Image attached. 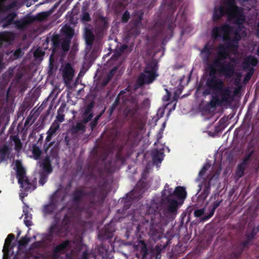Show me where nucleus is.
<instances>
[{"mask_svg":"<svg viewBox=\"0 0 259 259\" xmlns=\"http://www.w3.org/2000/svg\"><path fill=\"white\" fill-rule=\"evenodd\" d=\"M214 199L215 200L211 205L208 207L209 213L208 214L205 215L202 217L200 219L201 222H205L210 219L214 214L215 209L223 202L222 198H219V195L218 194H214L213 195Z\"/></svg>","mask_w":259,"mask_h":259,"instance_id":"obj_13","label":"nucleus"},{"mask_svg":"<svg viewBox=\"0 0 259 259\" xmlns=\"http://www.w3.org/2000/svg\"><path fill=\"white\" fill-rule=\"evenodd\" d=\"M139 108V107L127 105L123 110V113L126 117H134Z\"/></svg>","mask_w":259,"mask_h":259,"instance_id":"obj_27","label":"nucleus"},{"mask_svg":"<svg viewBox=\"0 0 259 259\" xmlns=\"http://www.w3.org/2000/svg\"><path fill=\"white\" fill-rule=\"evenodd\" d=\"M245 168V166L243 164L240 163L237 165L236 174L238 178H240L244 175Z\"/></svg>","mask_w":259,"mask_h":259,"instance_id":"obj_42","label":"nucleus"},{"mask_svg":"<svg viewBox=\"0 0 259 259\" xmlns=\"http://www.w3.org/2000/svg\"><path fill=\"white\" fill-rule=\"evenodd\" d=\"M205 212V208L196 209L194 212V217L200 218L202 217Z\"/></svg>","mask_w":259,"mask_h":259,"instance_id":"obj_54","label":"nucleus"},{"mask_svg":"<svg viewBox=\"0 0 259 259\" xmlns=\"http://www.w3.org/2000/svg\"><path fill=\"white\" fill-rule=\"evenodd\" d=\"M107 192L103 185H98L92 188L90 191L83 189L75 188L70 194V201L76 208L79 207L84 197L90 198L91 204L101 205L107 197Z\"/></svg>","mask_w":259,"mask_h":259,"instance_id":"obj_2","label":"nucleus"},{"mask_svg":"<svg viewBox=\"0 0 259 259\" xmlns=\"http://www.w3.org/2000/svg\"><path fill=\"white\" fill-rule=\"evenodd\" d=\"M202 95L204 97L211 95L208 105L211 108L230 104L234 99L229 87H226L224 81L218 77L205 81Z\"/></svg>","mask_w":259,"mask_h":259,"instance_id":"obj_1","label":"nucleus"},{"mask_svg":"<svg viewBox=\"0 0 259 259\" xmlns=\"http://www.w3.org/2000/svg\"><path fill=\"white\" fill-rule=\"evenodd\" d=\"M31 16L26 15L20 20H16L14 22L15 27L20 30H25L28 26L32 24Z\"/></svg>","mask_w":259,"mask_h":259,"instance_id":"obj_18","label":"nucleus"},{"mask_svg":"<svg viewBox=\"0 0 259 259\" xmlns=\"http://www.w3.org/2000/svg\"><path fill=\"white\" fill-rule=\"evenodd\" d=\"M24 223L26 226L28 227L32 225V222L29 219L28 213L27 212H25Z\"/></svg>","mask_w":259,"mask_h":259,"instance_id":"obj_61","label":"nucleus"},{"mask_svg":"<svg viewBox=\"0 0 259 259\" xmlns=\"http://www.w3.org/2000/svg\"><path fill=\"white\" fill-rule=\"evenodd\" d=\"M71 218L67 214H65L62 222L60 226L57 223L52 224L49 229V236L53 237L57 236L60 237L66 236L69 232V226Z\"/></svg>","mask_w":259,"mask_h":259,"instance_id":"obj_6","label":"nucleus"},{"mask_svg":"<svg viewBox=\"0 0 259 259\" xmlns=\"http://www.w3.org/2000/svg\"><path fill=\"white\" fill-rule=\"evenodd\" d=\"M118 69L117 67L115 66L107 74L106 77L109 78V79H111L113 77L114 74H115L116 72L117 71Z\"/></svg>","mask_w":259,"mask_h":259,"instance_id":"obj_60","label":"nucleus"},{"mask_svg":"<svg viewBox=\"0 0 259 259\" xmlns=\"http://www.w3.org/2000/svg\"><path fill=\"white\" fill-rule=\"evenodd\" d=\"M157 64L152 61L146 65L144 72L141 73L138 77L137 82L139 87L152 83L158 76L156 73Z\"/></svg>","mask_w":259,"mask_h":259,"instance_id":"obj_5","label":"nucleus"},{"mask_svg":"<svg viewBox=\"0 0 259 259\" xmlns=\"http://www.w3.org/2000/svg\"><path fill=\"white\" fill-rule=\"evenodd\" d=\"M64 120V115L59 113L56 117V119L54 121H57L58 124L62 122Z\"/></svg>","mask_w":259,"mask_h":259,"instance_id":"obj_63","label":"nucleus"},{"mask_svg":"<svg viewBox=\"0 0 259 259\" xmlns=\"http://www.w3.org/2000/svg\"><path fill=\"white\" fill-rule=\"evenodd\" d=\"M70 244V241H69V240H66L62 243L57 245L54 248V249H55L56 251H58L59 253H61L67 249V248L69 246Z\"/></svg>","mask_w":259,"mask_h":259,"instance_id":"obj_33","label":"nucleus"},{"mask_svg":"<svg viewBox=\"0 0 259 259\" xmlns=\"http://www.w3.org/2000/svg\"><path fill=\"white\" fill-rule=\"evenodd\" d=\"M41 166L42 170L45 172L51 174L53 171V167L51 165V160L49 156H47L42 161Z\"/></svg>","mask_w":259,"mask_h":259,"instance_id":"obj_28","label":"nucleus"},{"mask_svg":"<svg viewBox=\"0 0 259 259\" xmlns=\"http://www.w3.org/2000/svg\"><path fill=\"white\" fill-rule=\"evenodd\" d=\"M232 30V27L225 23L222 26L213 27L212 29V36L214 39H217L221 37L222 34L230 33Z\"/></svg>","mask_w":259,"mask_h":259,"instance_id":"obj_15","label":"nucleus"},{"mask_svg":"<svg viewBox=\"0 0 259 259\" xmlns=\"http://www.w3.org/2000/svg\"><path fill=\"white\" fill-rule=\"evenodd\" d=\"M49 16V13L47 12H42L38 13L36 16H31L32 23L35 21H42L47 19Z\"/></svg>","mask_w":259,"mask_h":259,"instance_id":"obj_32","label":"nucleus"},{"mask_svg":"<svg viewBox=\"0 0 259 259\" xmlns=\"http://www.w3.org/2000/svg\"><path fill=\"white\" fill-rule=\"evenodd\" d=\"M12 139L15 143V150L17 152H19L22 147V144L17 136H13L11 137Z\"/></svg>","mask_w":259,"mask_h":259,"instance_id":"obj_37","label":"nucleus"},{"mask_svg":"<svg viewBox=\"0 0 259 259\" xmlns=\"http://www.w3.org/2000/svg\"><path fill=\"white\" fill-rule=\"evenodd\" d=\"M234 49L232 44L225 42V44H220L217 47V56L225 59L229 58V50Z\"/></svg>","mask_w":259,"mask_h":259,"instance_id":"obj_17","label":"nucleus"},{"mask_svg":"<svg viewBox=\"0 0 259 259\" xmlns=\"http://www.w3.org/2000/svg\"><path fill=\"white\" fill-rule=\"evenodd\" d=\"M164 153L159 150L155 149L152 152L151 156L153 162L154 164L160 163L163 157Z\"/></svg>","mask_w":259,"mask_h":259,"instance_id":"obj_29","label":"nucleus"},{"mask_svg":"<svg viewBox=\"0 0 259 259\" xmlns=\"http://www.w3.org/2000/svg\"><path fill=\"white\" fill-rule=\"evenodd\" d=\"M253 153V151L252 150L249 154L245 155L243 158L242 163H241V164H243L245 166L248 163L249 160L250 159Z\"/></svg>","mask_w":259,"mask_h":259,"instance_id":"obj_52","label":"nucleus"},{"mask_svg":"<svg viewBox=\"0 0 259 259\" xmlns=\"http://www.w3.org/2000/svg\"><path fill=\"white\" fill-rule=\"evenodd\" d=\"M187 21V16L184 11H183L181 15V20L179 22V25L180 27L183 28Z\"/></svg>","mask_w":259,"mask_h":259,"instance_id":"obj_48","label":"nucleus"},{"mask_svg":"<svg viewBox=\"0 0 259 259\" xmlns=\"http://www.w3.org/2000/svg\"><path fill=\"white\" fill-rule=\"evenodd\" d=\"M201 53V54H211V47L209 46L208 44H205L203 48L202 49Z\"/></svg>","mask_w":259,"mask_h":259,"instance_id":"obj_53","label":"nucleus"},{"mask_svg":"<svg viewBox=\"0 0 259 259\" xmlns=\"http://www.w3.org/2000/svg\"><path fill=\"white\" fill-rule=\"evenodd\" d=\"M210 166V164H209L208 163H205L204 165L202 167V168L199 171L198 176L200 178L202 177L205 174L207 170L209 168Z\"/></svg>","mask_w":259,"mask_h":259,"instance_id":"obj_47","label":"nucleus"},{"mask_svg":"<svg viewBox=\"0 0 259 259\" xmlns=\"http://www.w3.org/2000/svg\"><path fill=\"white\" fill-rule=\"evenodd\" d=\"M226 59L217 56L210 64H208L207 70L209 75L206 78L205 81H208L211 78L217 77V73L224 75L226 78L231 77L235 72V66L232 62L226 63Z\"/></svg>","mask_w":259,"mask_h":259,"instance_id":"obj_4","label":"nucleus"},{"mask_svg":"<svg viewBox=\"0 0 259 259\" xmlns=\"http://www.w3.org/2000/svg\"><path fill=\"white\" fill-rule=\"evenodd\" d=\"M175 27L174 22L171 20H168L166 28V23H162L161 21L155 22L154 28L157 31V35L163 36L164 38H170L173 36L174 29Z\"/></svg>","mask_w":259,"mask_h":259,"instance_id":"obj_7","label":"nucleus"},{"mask_svg":"<svg viewBox=\"0 0 259 259\" xmlns=\"http://www.w3.org/2000/svg\"><path fill=\"white\" fill-rule=\"evenodd\" d=\"M74 76V70L69 63H67L63 71V76L65 79L71 80Z\"/></svg>","mask_w":259,"mask_h":259,"instance_id":"obj_26","label":"nucleus"},{"mask_svg":"<svg viewBox=\"0 0 259 259\" xmlns=\"http://www.w3.org/2000/svg\"><path fill=\"white\" fill-rule=\"evenodd\" d=\"M35 183H36V179H35ZM18 183L20 185V187L23 188L26 192L34 190L36 187V184L34 185L32 184L27 177Z\"/></svg>","mask_w":259,"mask_h":259,"instance_id":"obj_19","label":"nucleus"},{"mask_svg":"<svg viewBox=\"0 0 259 259\" xmlns=\"http://www.w3.org/2000/svg\"><path fill=\"white\" fill-rule=\"evenodd\" d=\"M39 174V184L43 186L47 181L48 176L50 174L45 172V171H40Z\"/></svg>","mask_w":259,"mask_h":259,"instance_id":"obj_41","label":"nucleus"},{"mask_svg":"<svg viewBox=\"0 0 259 259\" xmlns=\"http://www.w3.org/2000/svg\"><path fill=\"white\" fill-rule=\"evenodd\" d=\"M230 33H223V39L225 42H231L232 38L229 35Z\"/></svg>","mask_w":259,"mask_h":259,"instance_id":"obj_62","label":"nucleus"},{"mask_svg":"<svg viewBox=\"0 0 259 259\" xmlns=\"http://www.w3.org/2000/svg\"><path fill=\"white\" fill-rule=\"evenodd\" d=\"M120 100V98H119V97H116L115 101L109 108L108 112L110 115H111L113 114L117 106L119 104Z\"/></svg>","mask_w":259,"mask_h":259,"instance_id":"obj_40","label":"nucleus"},{"mask_svg":"<svg viewBox=\"0 0 259 259\" xmlns=\"http://www.w3.org/2000/svg\"><path fill=\"white\" fill-rule=\"evenodd\" d=\"M9 150V148L7 145H4L2 148H0V162L5 160Z\"/></svg>","mask_w":259,"mask_h":259,"instance_id":"obj_39","label":"nucleus"},{"mask_svg":"<svg viewBox=\"0 0 259 259\" xmlns=\"http://www.w3.org/2000/svg\"><path fill=\"white\" fill-rule=\"evenodd\" d=\"M130 19V12L127 10H126L124 12L123 14L122 15V16L121 18L122 22L123 23H126Z\"/></svg>","mask_w":259,"mask_h":259,"instance_id":"obj_55","label":"nucleus"},{"mask_svg":"<svg viewBox=\"0 0 259 259\" xmlns=\"http://www.w3.org/2000/svg\"><path fill=\"white\" fill-rule=\"evenodd\" d=\"M16 166L17 168V178H18V182H20L22 179L26 177L25 176V170L23 167L21 161L18 160L16 161Z\"/></svg>","mask_w":259,"mask_h":259,"instance_id":"obj_24","label":"nucleus"},{"mask_svg":"<svg viewBox=\"0 0 259 259\" xmlns=\"http://www.w3.org/2000/svg\"><path fill=\"white\" fill-rule=\"evenodd\" d=\"M32 152L33 158L35 160H38L40 159L42 154V151L35 144L32 146Z\"/></svg>","mask_w":259,"mask_h":259,"instance_id":"obj_36","label":"nucleus"},{"mask_svg":"<svg viewBox=\"0 0 259 259\" xmlns=\"http://www.w3.org/2000/svg\"><path fill=\"white\" fill-rule=\"evenodd\" d=\"M224 4L226 11L223 6L215 7L214 9L212 19L217 22L226 14L229 19L234 20V23L240 26L245 22L246 18L243 9L236 5V0H225Z\"/></svg>","mask_w":259,"mask_h":259,"instance_id":"obj_3","label":"nucleus"},{"mask_svg":"<svg viewBox=\"0 0 259 259\" xmlns=\"http://www.w3.org/2000/svg\"><path fill=\"white\" fill-rule=\"evenodd\" d=\"M202 54V61L204 63L206 64L208 66V64H210L209 63V59L211 54Z\"/></svg>","mask_w":259,"mask_h":259,"instance_id":"obj_57","label":"nucleus"},{"mask_svg":"<svg viewBox=\"0 0 259 259\" xmlns=\"http://www.w3.org/2000/svg\"><path fill=\"white\" fill-rule=\"evenodd\" d=\"M84 38L87 46L91 49L95 38V35L91 29H85Z\"/></svg>","mask_w":259,"mask_h":259,"instance_id":"obj_25","label":"nucleus"},{"mask_svg":"<svg viewBox=\"0 0 259 259\" xmlns=\"http://www.w3.org/2000/svg\"><path fill=\"white\" fill-rule=\"evenodd\" d=\"M17 16V13L15 12H12L7 15L2 20V27L4 28L9 27L12 24H14L15 18Z\"/></svg>","mask_w":259,"mask_h":259,"instance_id":"obj_23","label":"nucleus"},{"mask_svg":"<svg viewBox=\"0 0 259 259\" xmlns=\"http://www.w3.org/2000/svg\"><path fill=\"white\" fill-rule=\"evenodd\" d=\"M30 239L26 236L22 237L18 241L19 246H25L29 241Z\"/></svg>","mask_w":259,"mask_h":259,"instance_id":"obj_51","label":"nucleus"},{"mask_svg":"<svg viewBox=\"0 0 259 259\" xmlns=\"http://www.w3.org/2000/svg\"><path fill=\"white\" fill-rule=\"evenodd\" d=\"M57 207V203L52 200L51 202L46 205H45L42 208V212L44 215L51 214L54 212Z\"/></svg>","mask_w":259,"mask_h":259,"instance_id":"obj_20","label":"nucleus"},{"mask_svg":"<svg viewBox=\"0 0 259 259\" xmlns=\"http://www.w3.org/2000/svg\"><path fill=\"white\" fill-rule=\"evenodd\" d=\"M103 112L102 113H101L100 114L97 115L95 118L94 119V120L93 121H92L90 123V126L91 128V130L93 131L94 130V129L96 127V126H97V124H98V120H99L100 118L101 117L102 114H103Z\"/></svg>","mask_w":259,"mask_h":259,"instance_id":"obj_45","label":"nucleus"},{"mask_svg":"<svg viewBox=\"0 0 259 259\" xmlns=\"http://www.w3.org/2000/svg\"><path fill=\"white\" fill-rule=\"evenodd\" d=\"M91 20V18L90 14L88 12H84L82 14L81 17V21L84 22H90Z\"/></svg>","mask_w":259,"mask_h":259,"instance_id":"obj_58","label":"nucleus"},{"mask_svg":"<svg viewBox=\"0 0 259 259\" xmlns=\"http://www.w3.org/2000/svg\"><path fill=\"white\" fill-rule=\"evenodd\" d=\"M98 253L103 258H109V251L103 244L98 247Z\"/></svg>","mask_w":259,"mask_h":259,"instance_id":"obj_31","label":"nucleus"},{"mask_svg":"<svg viewBox=\"0 0 259 259\" xmlns=\"http://www.w3.org/2000/svg\"><path fill=\"white\" fill-rule=\"evenodd\" d=\"M15 239V235L13 234H9L5 239L4 245L3 249V252L8 253L10 250L11 244Z\"/></svg>","mask_w":259,"mask_h":259,"instance_id":"obj_30","label":"nucleus"},{"mask_svg":"<svg viewBox=\"0 0 259 259\" xmlns=\"http://www.w3.org/2000/svg\"><path fill=\"white\" fill-rule=\"evenodd\" d=\"M163 203L166 205L164 209V212L169 214H173L177 212L178 202L177 200L171 197V189L168 190V195L162 198Z\"/></svg>","mask_w":259,"mask_h":259,"instance_id":"obj_8","label":"nucleus"},{"mask_svg":"<svg viewBox=\"0 0 259 259\" xmlns=\"http://www.w3.org/2000/svg\"><path fill=\"white\" fill-rule=\"evenodd\" d=\"M249 244H252V242L246 239V240L241 242L239 249H242L243 251L244 249L248 248V246Z\"/></svg>","mask_w":259,"mask_h":259,"instance_id":"obj_49","label":"nucleus"},{"mask_svg":"<svg viewBox=\"0 0 259 259\" xmlns=\"http://www.w3.org/2000/svg\"><path fill=\"white\" fill-rule=\"evenodd\" d=\"M141 197L142 194L140 192H137V188H135L127 194L126 200L125 201L122 208L121 209H118L117 212L124 214V211L128 209L132 205V200L140 199Z\"/></svg>","mask_w":259,"mask_h":259,"instance_id":"obj_11","label":"nucleus"},{"mask_svg":"<svg viewBox=\"0 0 259 259\" xmlns=\"http://www.w3.org/2000/svg\"><path fill=\"white\" fill-rule=\"evenodd\" d=\"M70 40L68 39H63L61 42V49L64 52H67L70 48Z\"/></svg>","mask_w":259,"mask_h":259,"instance_id":"obj_43","label":"nucleus"},{"mask_svg":"<svg viewBox=\"0 0 259 259\" xmlns=\"http://www.w3.org/2000/svg\"><path fill=\"white\" fill-rule=\"evenodd\" d=\"M258 60L254 56L249 55L244 59L243 62V66L244 69H247L249 70L247 75L249 79L251 77L253 73V69L252 68L249 69L250 65L255 67L256 66Z\"/></svg>","mask_w":259,"mask_h":259,"instance_id":"obj_16","label":"nucleus"},{"mask_svg":"<svg viewBox=\"0 0 259 259\" xmlns=\"http://www.w3.org/2000/svg\"><path fill=\"white\" fill-rule=\"evenodd\" d=\"M175 196L179 199H184L186 197V191L185 188L181 186H177L175 191L171 189V197L174 198Z\"/></svg>","mask_w":259,"mask_h":259,"instance_id":"obj_22","label":"nucleus"},{"mask_svg":"<svg viewBox=\"0 0 259 259\" xmlns=\"http://www.w3.org/2000/svg\"><path fill=\"white\" fill-rule=\"evenodd\" d=\"M114 228L110 224L105 225V227L101 230L98 235V239L101 241H104L111 239L113 237Z\"/></svg>","mask_w":259,"mask_h":259,"instance_id":"obj_14","label":"nucleus"},{"mask_svg":"<svg viewBox=\"0 0 259 259\" xmlns=\"http://www.w3.org/2000/svg\"><path fill=\"white\" fill-rule=\"evenodd\" d=\"M116 159L117 161H120L121 163H124L126 158L122 153V147H120L116 153Z\"/></svg>","mask_w":259,"mask_h":259,"instance_id":"obj_38","label":"nucleus"},{"mask_svg":"<svg viewBox=\"0 0 259 259\" xmlns=\"http://www.w3.org/2000/svg\"><path fill=\"white\" fill-rule=\"evenodd\" d=\"M94 116V113L88 114L87 116H83L82 122L83 124H86L89 122Z\"/></svg>","mask_w":259,"mask_h":259,"instance_id":"obj_59","label":"nucleus"},{"mask_svg":"<svg viewBox=\"0 0 259 259\" xmlns=\"http://www.w3.org/2000/svg\"><path fill=\"white\" fill-rule=\"evenodd\" d=\"M210 192V183L209 181L207 183L205 184L204 185V187L202 193V195L206 198Z\"/></svg>","mask_w":259,"mask_h":259,"instance_id":"obj_46","label":"nucleus"},{"mask_svg":"<svg viewBox=\"0 0 259 259\" xmlns=\"http://www.w3.org/2000/svg\"><path fill=\"white\" fill-rule=\"evenodd\" d=\"M51 40L52 42V48L53 50V52L55 53L57 49L60 48V36L58 34L53 35V36L50 38L47 37L46 38V41L48 44L49 41Z\"/></svg>","mask_w":259,"mask_h":259,"instance_id":"obj_21","label":"nucleus"},{"mask_svg":"<svg viewBox=\"0 0 259 259\" xmlns=\"http://www.w3.org/2000/svg\"><path fill=\"white\" fill-rule=\"evenodd\" d=\"M128 104L135 107H139L138 100L136 97L132 96L128 99Z\"/></svg>","mask_w":259,"mask_h":259,"instance_id":"obj_50","label":"nucleus"},{"mask_svg":"<svg viewBox=\"0 0 259 259\" xmlns=\"http://www.w3.org/2000/svg\"><path fill=\"white\" fill-rule=\"evenodd\" d=\"M140 252L144 259H160L161 256V249L157 246L154 249L148 248L146 244L143 243Z\"/></svg>","mask_w":259,"mask_h":259,"instance_id":"obj_10","label":"nucleus"},{"mask_svg":"<svg viewBox=\"0 0 259 259\" xmlns=\"http://www.w3.org/2000/svg\"><path fill=\"white\" fill-rule=\"evenodd\" d=\"M95 105V103L94 100L91 101L84 108L83 113L82 116H87L88 114L94 113L93 109Z\"/></svg>","mask_w":259,"mask_h":259,"instance_id":"obj_35","label":"nucleus"},{"mask_svg":"<svg viewBox=\"0 0 259 259\" xmlns=\"http://www.w3.org/2000/svg\"><path fill=\"white\" fill-rule=\"evenodd\" d=\"M60 128V124L57 121H54L50 127L49 130L47 132V137L45 139V143L44 148L47 151L50 147L52 146L54 143V141L51 142L54 137H55L59 132Z\"/></svg>","mask_w":259,"mask_h":259,"instance_id":"obj_9","label":"nucleus"},{"mask_svg":"<svg viewBox=\"0 0 259 259\" xmlns=\"http://www.w3.org/2000/svg\"><path fill=\"white\" fill-rule=\"evenodd\" d=\"M74 35L73 30L71 28H68L66 31V36L64 39H68L71 40V39L72 38Z\"/></svg>","mask_w":259,"mask_h":259,"instance_id":"obj_56","label":"nucleus"},{"mask_svg":"<svg viewBox=\"0 0 259 259\" xmlns=\"http://www.w3.org/2000/svg\"><path fill=\"white\" fill-rule=\"evenodd\" d=\"M72 132L73 133H77L80 131H85V125L81 122H78L75 126L72 127Z\"/></svg>","mask_w":259,"mask_h":259,"instance_id":"obj_44","label":"nucleus"},{"mask_svg":"<svg viewBox=\"0 0 259 259\" xmlns=\"http://www.w3.org/2000/svg\"><path fill=\"white\" fill-rule=\"evenodd\" d=\"M150 218L151 221L149 222L146 220L143 223V225L145 226L146 230L148 231L149 234L151 236H155L159 232L160 224L158 222L155 221L152 216H151Z\"/></svg>","mask_w":259,"mask_h":259,"instance_id":"obj_12","label":"nucleus"},{"mask_svg":"<svg viewBox=\"0 0 259 259\" xmlns=\"http://www.w3.org/2000/svg\"><path fill=\"white\" fill-rule=\"evenodd\" d=\"M241 36L238 31L236 30L234 32V36L232 38L231 44L233 46L234 49H237L238 48V43L239 40L241 39Z\"/></svg>","mask_w":259,"mask_h":259,"instance_id":"obj_34","label":"nucleus"},{"mask_svg":"<svg viewBox=\"0 0 259 259\" xmlns=\"http://www.w3.org/2000/svg\"><path fill=\"white\" fill-rule=\"evenodd\" d=\"M22 54L23 53L21 49H18L15 50V51L14 52L13 56L16 58H18L22 55Z\"/></svg>","mask_w":259,"mask_h":259,"instance_id":"obj_64","label":"nucleus"}]
</instances>
